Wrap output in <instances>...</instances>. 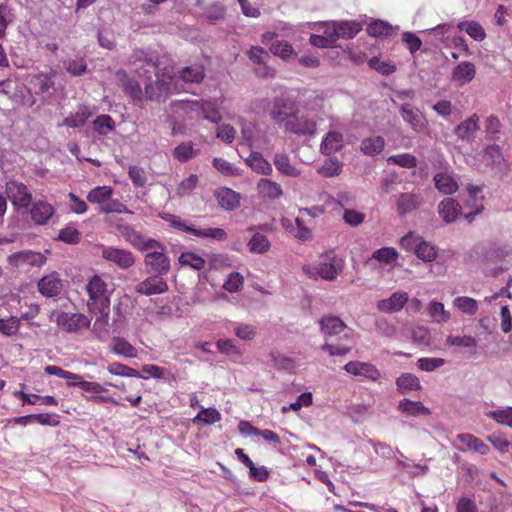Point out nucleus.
I'll return each mask as SVG.
<instances>
[{"label": "nucleus", "instance_id": "obj_6", "mask_svg": "<svg viewBox=\"0 0 512 512\" xmlns=\"http://www.w3.org/2000/svg\"><path fill=\"white\" fill-rule=\"evenodd\" d=\"M323 99L315 97L307 103L303 111H297L287 121L289 131L297 135H312L317 130L318 122L324 119Z\"/></svg>", "mask_w": 512, "mask_h": 512}, {"label": "nucleus", "instance_id": "obj_44", "mask_svg": "<svg viewBox=\"0 0 512 512\" xmlns=\"http://www.w3.org/2000/svg\"><path fill=\"white\" fill-rule=\"evenodd\" d=\"M247 246L251 253L264 254L270 250L271 243L267 236L256 232L248 241Z\"/></svg>", "mask_w": 512, "mask_h": 512}, {"label": "nucleus", "instance_id": "obj_4", "mask_svg": "<svg viewBox=\"0 0 512 512\" xmlns=\"http://www.w3.org/2000/svg\"><path fill=\"white\" fill-rule=\"evenodd\" d=\"M223 100H180L173 102L171 108L179 117L190 120L206 119L213 123H219L223 118Z\"/></svg>", "mask_w": 512, "mask_h": 512}, {"label": "nucleus", "instance_id": "obj_37", "mask_svg": "<svg viewBox=\"0 0 512 512\" xmlns=\"http://www.w3.org/2000/svg\"><path fill=\"white\" fill-rule=\"evenodd\" d=\"M245 163L256 173L268 176L272 173V165L258 152H252Z\"/></svg>", "mask_w": 512, "mask_h": 512}, {"label": "nucleus", "instance_id": "obj_42", "mask_svg": "<svg viewBox=\"0 0 512 512\" xmlns=\"http://www.w3.org/2000/svg\"><path fill=\"white\" fill-rule=\"evenodd\" d=\"M342 170L343 164L338 159L328 158L317 168V173L325 178H333L339 176Z\"/></svg>", "mask_w": 512, "mask_h": 512}, {"label": "nucleus", "instance_id": "obj_38", "mask_svg": "<svg viewBox=\"0 0 512 512\" xmlns=\"http://www.w3.org/2000/svg\"><path fill=\"white\" fill-rule=\"evenodd\" d=\"M200 152V149L191 142H182L176 146L173 150V157L179 162H187L196 157Z\"/></svg>", "mask_w": 512, "mask_h": 512}, {"label": "nucleus", "instance_id": "obj_8", "mask_svg": "<svg viewBox=\"0 0 512 512\" xmlns=\"http://www.w3.org/2000/svg\"><path fill=\"white\" fill-rule=\"evenodd\" d=\"M160 217L173 228L192 234L197 238H211L217 241H225L227 239V232L222 228H195L192 225H188L180 217L170 213H162Z\"/></svg>", "mask_w": 512, "mask_h": 512}, {"label": "nucleus", "instance_id": "obj_12", "mask_svg": "<svg viewBox=\"0 0 512 512\" xmlns=\"http://www.w3.org/2000/svg\"><path fill=\"white\" fill-rule=\"evenodd\" d=\"M101 256L107 262L113 263L123 270L131 268L136 262L132 252L113 246L102 247Z\"/></svg>", "mask_w": 512, "mask_h": 512}, {"label": "nucleus", "instance_id": "obj_34", "mask_svg": "<svg viewBox=\"0 0 512 512\" xmlns=\"http://www.w3.org/2000/svg\"><path fill=\"white\" fill-rule=\"evenodd\" d=\"M398 408L401 413L412 417L429 416L431 414V410L422 402L412 401L406 398L399 401Z\"/></svg>", "mask_w": 512, "mask_h": 512}, {"label": "nucleus", "instance_id": "obj_49", "mask_svg": "<svg viewBox=\"0 0 512 512\" xmlns=\"http://www.w3.org/2000/svg\"><path fill=\"white\" fill-rule=\"evenodd\" d=\"M457 27L476 41H483L486 38L485 30L478 22L462 21Z\"/></svg>", "mask_w": 512, "mask_h": 512}, {"label": "nucleus", "instance_id": "obj_26", "mask_svg": "<svg viewBox=\"0 0 512 512\" xmlns=\"http://www.w3.org/2000/svg\"><path fill=\"white\" fill-rule=\"evenodd\" d=\"M438 214L445 223H453L460 216L461 207L455 199L445 198L438 204Z\"/></svg>", "mask_w": 512, "mask_h": 512}, {"label": "nucleus", "instance_id": "obj_24", "mask_svg": "<svg viewBox=\"0 0 512 512\" xmlns=\"http://www.w3.org/2000/svg\"><path fill=\"white\" fill-rule=\"evenodd\" d=\"M31 219L36 225H45L55 213V208L47 201H38L30 206Z\"/></svg>", "mask_w": 512, "mask_h": 512}, {"label": "nucleus", "instance_id": "obj_62", "mask_svg": "<svg viewBox=\"0 0 512 512\" xmlns=\"http://www.w3.org/2000/svg\"><path fill=\"white\" fill-rule=\"evenodd\" d=\"M94 129L102 135H106L114 129V121L109 115H101L93 121Z\"/></svg>", "mask_w": 512, "mask_h": 512}, {"label": "nucleus", "instance_id": "obj_29", "mask_svg": "<svg viewBox=\"0 0 512 512\" xmlns=\"http://www.w3.org/2000/svg\"><path fill=\"white\" fill-rule=\"evenodd\" d=\"M434 182L438 191L445 195H451L459 188L456 177L450 171L437 173L434 176Z\"/></svg>", "mask_w": 512, "mask_h": 512}, {"label": "nucleus", "instance_id": "obj_45", "mask_svg": "<svg viewBox=\"0 0 512 512\" xmlns=\"http://www.w3.org/2000/svg\"><path fill=\"white\" fill-rule=\"evenodd\" d=\"M396 385L401 393H410L420 389L419 379L410 373H404L396 380Z\"/></svg>", "mask_w": 512, "mask_h": 512}, {"label": "nucleus", "instance_id": "obj_2", "mask_svg": "<svg viewBox=\"0 0 512 512\" xmlns=\"http://www.w3.org/2000/svg\"><path fill=\"white\" fill-rule=\"evenodd\" d=\"M123 238L139 251H150L145 255L144 263L150 272L166 274L170 269V260L165 254V247L155 239L147 238L134 228L125 226L121 229Z\"/></svg>", "mask_w": 512, "mask_h": 512}, {"label": "nucleus", "instance_id": "obj_59", "mask_svg": "<svg viewBox=\"0 0 512 512\" xmlns=\"http://www.w3.org/2000/svg\"><path fill=\"white\" fill-rule=\"evenodd\" d=\"M367 32L373 37L387 36L392 33V26L384 21L376 20L368 25Z\"/></svg>", "mask_w": 512, "mask_h": 512}, {"label": "nucleus", "instance_id": "obj_35", "mask_svg": "<svg viewBox=\"0 0 512 512\" xmlns=\"http://www.w3.org/2000/svg\"><path fill=\"white\" fill-rule=\"evenodd\" d=\"M421 204L419 195L413 193H402L396 201L397 212L400 215H405L417 209Z\"/></svg>", "mask_w": 512, "mask_h": 512}, {"label": "nucleus", "instance_id": "obj_51", "mask_svg": "<svg viewBox=\"0 0 512 512\" xmlns=\"http://www.w3.org/2000/svg\"><path fill=\"white\" fill-rule=\"evenodd\" d=\"M270 52L283 60H288V59L296 56L295 49L287 41L273 42L270 46Z\"/></svg>", "mask_w": 512, "mask_h": 512}, {"label": "nucleus", "instance_id": "obj_64", "mask_svg": "<svg viewBox=\"0 0 512 512\" xmlns=\"http://www.w3.org/2000/svg\"><path fill=\"white\" fill-rule=\"evenodd\" d=\"M366 215L358 210L347 208L343 213V220L349 226H359L365 221Z\"/></svg>", "mask_w": 512, "mask_h": 512}, {"label": "nucleus", "instance_id": "obj_60", "mask_svg": "<svg viewBox=\"0 0 512 512\" xmlns=\"http://www.w3.org/2000/svg\"><path fill=\"white\" fill-rule=\"evenodd\" d=\"M64 67L73 76H80L87 71V64L84 58L67 60Z\"/></svg>", "mask_w": 512, "mask_h": 512}, {"label": "nucleus", "instance_id": "obj_15", "mask_svg": "<svg viewBox=\"0 0 512 512\" xmlns=\"http://www.w3.org/2000/svg\"><path fill=\"white\" fill-rule=\"evenodd\" d=\"M320 330L326 336H340L350 337L352 330L337 316L326 315L323 316L320 321Z\"/></svg>", "mask_w": 512, "mask_h": 512}, {"label": "nucleus", "instance_id": "obj_32", "mask_svg": "<svg viewBox=\"0 0 512 512\" xmlns=\"http://www.w3.org/2000/svg\"><path fill=\"white\" fill-rule=\"evenodd\" d=\"M344 368L348 373L354 376H360L371 380H377L379 377L378 370L373 365L366 362H349Z\"/></svg>", "mask_w": 512, "mask_h": 512}, {"label": "nucleus", "instance_id": "obj_13", "mask_svg": "<svg viewBox=\"0 0 512 512\" xmlns=\"http://www.w3.org/2000/svg\"><path fill=\"white\" fill-rule=\"evenodd\" d=\"M8 264L13 268L28 269L29 267H41L46 262V257L34 251H21L7 257Z\"/></svg>", "mask_w": 512, "mask_h": 512}, {"label": "nucleus", "instance_id": "obj_41", "mask_svg": "<svg viewBox=\"0 0 512 512\" xmlns=\"http://www.w3.org/2000/svg\"><path fill=\"white\" fill-rule=\"evenodd\" d=\"M362 30V26L355 21H341L336 22V38L338 39H350L356 36Z\"/></svg>", "mask_w": 512, "mask_h": 512}, {"label": "nucleus", "instance_id": "obj_30", "mask_svg": "<svg viewBox=\"0 0 512 512\" xmlns=\"http://www.w3.org/2000/svg\"><path fill=\"white\" fill-rule=\"evenodd\" d=\"M273 163L276 170L283 176L297 178L302 174L301 170L291 162L290 158L286 154H275Z\"/></svg>", "mask_w": 512, "mask_h": 512}, {"label": "nucleus", "instance_id": "obj_9", "mask_svg": "<svg viewBox=\"0 0 512 512\" xmlns=\"http://www.w3.org/2000/svg\"><path fill=\"white\" fill-rule=\"evenodd\" d=\"M160 217L173 228L192 234L197 238H211L217 241H225L227 239V232L222 228H195L192 225H188L180 217L170 213H162Z\"/></svg>", "mask_w": 512, "mask_h": 512}, {"label": "nucleus", "instance_id": "obj_63", "mask_svg": "<svg viewBox=\"0 0 512 512\" xmlns=\"http://www.w3.org/2000/svg\"><path fill=\"white\" fill-rule=\"evenodd\" d=\"M58 239L67 244H76L79 242L80 232L76 227L68 225L60 230Z\"/></svg>", "mask_w": 512, "mask_h": 512}, {"label": "nucleus", "instance_id": "obj_22", "mask_svg": "<svg viewBox=\"0 0 512 512\" xmlns=\"http://www.w3.org/2000/svg\"><path fill=\"white\" fill-rule=\"evenodd\" d=\"M408 300V293L397 291L392 293L389 298L378 301L377 308L384 313H395L400 311Z\"/></svg>", "mask_w": 512, "mask_h": 512}, {"label": "nucleus", "instance_id": "obj_31", "mask_svg": "<svg viewBox=\"0 0 512 512\" xmlns=\"http://www.w3.org/2000/svg\"><path fill=\"white\" fill-rule=\"evenodd\" d=\"M399 257L400 254L397 249L391 246H385L375 250L370 260L377 262L381 266L393 267L397 264Z\"/></svg>", "mask_w": 512, "mask_h": 512}, {"label": "nucleus", "instance_id": "obj_18", "mask_svg": "<svg viewBox=\"0 0 512 512\" xmlns=\"http://www.w3.org/2000/svg\"><path fill=\"white\" fill-rule=\"evenodd\" d=\"M167 290V282L161 277V275L158 274L147 277L145 280L135 286V291L137 293L146 296L162 294Z\"/></svg>", "mask_w": 512, "mask_h": 512}, {"label": "nucleus", "instance_id": "obj_50", "mask_svg": "<svg viewBox=\"0 0 512 512\" xmlns=\"http://www.w3.org/2000/svg\"><path fill=\"white\" fill-rule=\"evenodd\" d=\"M486 416L500 425L512 428V407H502L486 413Z\"/></svg>", "mask_w": 512, "mask_h": 512}, {"label": "nucleus", "instance_id": "obj_57", "mask_svg": "<svg viewBox=\"0 0 512 512\" xmlns=\"http://www.w3.org/2000/svg\"><path fill=\"white\" fill-rule=\"evenodd\" d=\"M198 182L199 178L196 174L189 175L178 184L176 188V194L179 197L189 195L196 188Z\"/></svg>", "mask_w": 512, "mask_h": 512}, {"label": "nucleus", "instance_id": "obj_23", "mask_svg": "<svg viewBox=\"0 0 512 512\" xmlns=\"http://www.w3.org/2000/svg\"><path fill=\"white\" fill-rule=\"evenodd\" d=\"M63 284L58 273L52 272L38 282V290L45 297H55L62 291Z\"/></svg>", "mask_w": 512, "mask_h": 512}, {"label": "nucleus", "instance_id": "obj_21", "mask_svg": "<svg viewBox=\"0 0 512 512\" xmlns=\"http://www.w3.org/2000/svg\"><path fill=\"white\" fill-rule=\"evenodd\" d=\"M476 75V67L472 62L463 61L456 65L451 72V80L458 86L470 83Z\"/></svg>", "mask_w": 512, "mask_h": 512}, {"label": "nucleus", "instance_id": "obj_28", "mask_svg": "<svg viewBox=\"0 0 512 512\" xmlns=\"http://www.w3.org/2000/svg\"><path fill=\"white\" fill-rule=\"evenodd\" d=\"M247 55L255 64L263 65V67L256 70V73L259 76L268 77L274 75V70L265 65L270 58L269 53L266 50L258 46H253L249 49Z\"/></svg>", "mask_w": 512, "mask_h": 512}, {"label": "nucleus", "instance_id": "obj_40", "mask_svg": "<svg viewBox=\"0 0 512 512\" xmlns=\"http://www.w3.org/2000/svg\"><path fill=\"white\" fill-rule=\"evenodd\" d=\"M178 263L181 267H188L193 270H202L206 266L205 259L192 251L182 252L178 257Z\"/></svg>", "mask_w": 512, "mask_h": 512}, {"label": "nucleus", "instance_id": "obj_1", "mask_svg": "<svg viewBox=\"0 0 512 512\" xmlns=\"http://www.w3.org/2000/svg\"><path fill=\"white\" fill-rule=\"evenodd\" d=\"M156 89L151 84L145 83V91L149 98H160L173 92H179L183 88L179 85L180 81L186 83H199L204 78V69L201 65L195 64L187 66L178 72H174V68L166 66L162 70L156 72Z\"/></svg>", "mask_w": 512, "mask_h": 512}, {"label": "nucleus", "instance_id": "obj_10", "mask_svg": "<svg viewBox=\"0 0 512 512\" xmlns=\"http://www.w3.org/2000/svg\"><path fill=\"white\" fill-rule=\"evenodd\" d=\"M5 193L15 210L27 213L32 205V194L27 186L18 181L6 183Z\"/></svg>", "mask_w": 512, "mask_h": 512}, {"label": "nucleus", "instance_id": "obj_46", "mask_svg": "<svg viewBox=\"0 0 512 512\" xmlns=\"http://www.w3.org/2000/svg\"><path fill=\"white\" fill-rule=\"evenodd\" d=\"M92 115V112L87 106H81L77 112L71 114L63 120V125L77 128L85 124L87 119Z\"/></svg>", "mask_w": 512, "mask_h": 512}, {"label": "nucleus", "instance_id": "obj_48", "mask_svg": "<svg viewBox=\"0 0 512 512\" xmlns=\"http://www.w3.org/2000/svg\"><path fill=\"white\" fill-rule=\"evenodd\" d=\"M220 412L215 408H201L200 412L193 418L194 423L202 425H213L221 420Z\"/></svg>", "mask_w": 512, "mask_h": 512}, {"label": "nucleus", "instance_id": "obj_36", "mask_svg": "<svg viewBox=\"0 0 512 512\" xmlns=\"http://www.w3.org/2000/svg\"><path fill=\"white\" fill-rule=\"evenodd\" d=\"M427 315L437 324L447 323L451 319V312L442 302L431 300L427 306Z\"/></svg>", "mask_w": 512, "mask_h": 512}, {"label": "nucleus", "instance_id": "obj_20", "mask_svg": "<svg viewBox=\"0 0 512 512\" xmlns=\"http://www.w3.org/2000/svg\"><path fill=\"white\" fill-rule=\"evenodd\" d=\"M256 190L260 198L270 201L278 200L284 194L282 186L270 178H261L256 184Z\"/></svg>", "mask_w": 512, "mask_h": 512}, {"label": "nucleus", "instance_id": "obj_56", "mask_svg": "<svg viewBox=\"0 0 512 512\" xmlns=\"http://www.w3.org/2000/svg\"><path fill=\"white\" fill-rule=\"evenodd\" d=\"M295 230L292 237L301 242L311 241L313 238L312 230L306 226L300 217L295 218Z\"/></svg>", "mask_w": 512, "mask_h": 512}, {"label": "nucleus", "instance_id": "obj_7", "mask_svg": "<svg viewBox=\"0 0 512 512\" xmlns=\"http://www.w3.org/2000/svg\"><path fill=\"white\" fill-rule=\"evenodd\" d=\"M113 188L111 186H97L87 195V200L99 206L102 213H131L127 207L117 199H112Z\"/></svg>", "mask_w": 512, "mask_h": 512}, {"label": "nucleus", "instance_id": "obj_53", "mask_svg": "<svg viewBox=\"0 0 512 512\" xmlns=\"http://www.w3.org/2000/svg\"><path fill=\"white\" fill-rule=\"evenodd\" d=\"M415 254L425 262H432L437 258L438 252L435 246L422 239L417 245Z\"/></svg>", "mask_w": 512, "mask_h": 512}, {"label": "nucleus", "instance_id": "obj_25", "mask_svg": "<svg viewBox=\"0 0 512 512\" xmlns=\"http://www.w3.org/2000/svg\"><path fill=\"white\" fill-rule=\"evenodd\" d=\"M214 196L221 208L232 211L238 208L241 195L228 187H221L214 192Z\"/></svg>", "mask_w": 512, "mask_h": 512}, {"label": "nucleus", "instance_id": "obj_27", "mask_svg": "<svg viewBox=\"0 0 512 512\" xmlns=\"http://www.w3.org/2000/svg\"><path fill=\"white\" fill-rule=\"evenodd\" d=\"M344 146L343 134L338 131H329L325 134L320 144V152L324 155L334 154Z\"/></svg>", "mask_w": 512, "mask_h": 512}, {"label": "nucleus", "instance_id": "obj_39", "mask_svg": "<svg viewBox=\"0 0 512 512\" xmlns=\"http://www.w3.org/2000/svg\"><path fill=\"white\" fill-rule=\"evenodd\" d=\"M452 304L455 309L467 316H474L479 310L478 301L469 296L455 297Z\"/></svg>", "mask_w": 512, "mask_h": 512}, {"label": "nucleus", "instance_id": "obj_52", "mask_svg": "<svg viewBox=\"0 0 512 512\" xmlns=\"http://www.w3.org/2000/svg\"><path fill=\"white\" fill-rule=\"evenodd\" d=\"M213 167L220 172L221 174L225 176H241L242 170L236 167L234 164L228 162L227 160L223 158H214L212 160Z\"/></svg>", "mask_w": 512, "mask_h": 512}, {"label": "nucleus", "instance_id": "obj_43", "mask_svg": "<svg viewBox=\"0 0 512 512\" xmlns=\"http://www.w3.org/2000/svg\"><path fill=\"white\" fill-rule=\"evenodd\" d=\"M479 128V118L475 115L469 117L468 119H466L465 121H463L462 123H460L456 130H455V133L456 135L463 139V140H468L470 139L471 137L474 136L475 132L478 130Z\"/></svg>", "mask_w": 512, "mask_h": 512}, {"label": "nucleus", "instance_id": "obj_17", "mask_svg": "<svg viewBox=\"0 0 512 512\" xmlns=\"http://www.w3.org/2000/svg\"><path fill=\"white\" fill-rule=\"evenodd\" d=\"M456 440L459 443L458 449L461 451L473 452L479 455H487L490 452L486 443L470 433L458 434Z\"/></svg>", "mask_w": 512, "mask_h": 512}, {"label": "nucleus", "instance_id": "obj_54", "mask_svg": "<svg viewBox=\"0 0 512 512\" xmlns=\"http://www.w3.org/2000/svg\"><path fill=\"white\" fill-rule=\"evenodd\" d=\"M483 161L487 165L500 167L503 162V156L499 146L492 145L484 150Z\"/></svg>", "mask_w": 512, "mask_h": 512}, {"label": "nucleus", "instance_id": "obj_3", "mask_svg": "<svg viewBox=\"0 0 512 512\" xmlns=\"http://www.w3.org/2000/svg\"><path fill=\"white\" fill-rule=\"evenodd\" d=\"M85 290L88 294L87 306L89 310L99 314L94 323L95 330H106L110 312V297L113 290L109 288L107 282L100 275L92 276L88 280Z\"/></svg>", "mask_w": 512, "mask_h": 512}, {"label": "nucleus", "instance_id": "obj_19", "mask_svg": "<svg viewBox=\"0 0 512 512\" xmlns=\"http://www.w3.org/2000/svg\"><path fill=\"white\" fill-rule=\"evenodd\" d=\"M469 199L465 202V207L469 208L470 211L464 214V217L468 221H472L473 217L480 214L483 209V195L481 194L482 189L479 186L469 185L467 187Z\"/></svg>", "mask_w": 512, "mask_h": 512}, {"label": "nucleus", "instance_id": "obj_16", "mask_svg": "<svg viewBox=\"0 0 512 512\" xmlns=\"http://www.w3.org/2000/svg\"><path fill=\"white\" fill-rule=\"evenodd\" d=\"M400 113L403 120L410 125L415 132H422L427 128V120L422 112L410 104H402Z\"/></svg>", "mask_w": 512, "mask_h": 512}, {"label": "nucleus", "instance_id": "obj_14", "mask_svg": "<svg viewBox=\"0 0 512 512\" xmlns=\"http://www.w3.org/2000/svg\"><path fill=\"white\" fill-rule=\"evenodd\" d=\"M74 386H79L84 392H86V398L99 403H113L115 405H121V402L117 401L113 397L104 395L106 387L98 382L92 381H78L73 383Z\"/></svg>", "mask_w": 512, "mask_h": 512}, {"label": "nucleus", "instance_id": "obj_58", "mask_svg": "<svg viewBox=\"0 0 512 512\" xmlns=\"http://www.w3.org/2000/svg\"><path fill=\"white\" fill-rule=\"evenodd\" d=\"M243 284L244 277L238 272H232L224 281L223 288L230 293H235L242 289Z\"/></svg>", "mask_w": 512, "mask_h": 512}, {"label": "nucleus", "instance_id": "obj_11", "mask_svg": "<svg viewBox=\"0 0 512 512\" xmlns=\"http://www.w3.org/2000/svg\"><path fill=\"white\" fill-rule=\"evenodd\" d=\"M50 320L67 332L88 328L91 323V320L82 313H68L58 310L51 312Z\"/></svg>", "mask_w": 512, "mask_h": 512}, {"label": "nucleus", "instance_id": "obj_47", "mask_svg": "<svg viewBox=\"0 0 512 512\" xmlns=\"http://www.w3.org/2000/svg\"><path fill=\"white\" fill-rule=\"evenodd\" d=\"M385 145V140L381 136L366 138L361 143V151L365 155L373 156L380 153Z\"/></svg>", "mask_w": 512, "mask_h": 512}, {"label": "nucleus", "instance_id": "obj_61", "mask_svg": "<svg viewBox=\"0 0 512 512\" xmlns=\"http://www.w3.org/2000/svg\"><path fill=\"white\" fill-rule=\"evenodd\" d=\"M446 361L440 357H423L418 360V367L422 371L431 372L442 367Z\"/></svg>", "mask_w": 512, "mask_h": 512}, {"label": "nucleus", "instance_id": "obj_5", "mask_svg": "<svg viewBox=\"0 0 512 512\" xmlns=\"http://www.w3.org/2000/svg\"><path fill=\"white\" fill-rule=\"evenodd\" d=\"M345 262L334 251L321 253L317 259L305 262L301 270L312 280L334 281L343 272Z\"/></svg>", "mask_w": 512, "mask_h": 512}, {"label": "nucleus", "instance_id": "obj_33", "mask_svg": "<svg viewBox=\"0 0 512 512\" xmlns=\"http://www.w3.org/2000/svg\"><path fill=\"white\" fill-rule=\"evenodd\" d=\"M294 110V103L293 101L288 97H278L275 99L273 108L270 111V114L273 119L277 121L284 120L288 117V115L295 114L293 112Z\"/></svg>", "mask_w": 512, "mask_h": 512}, {"label": "nucleus", "instance_id": "obj_55", "mask_svg": "<svg viewBox=\"0 0 512 512\" xmlns=\"http://www.w3.org/2000/svg\"><path fill=\"white\" fill-rule=\"evenodd\" d=\"M313 403V396L311 392H304L298 396L295 402L290 403L288 406L282 407V412L287 413L289 410L299 411L302 408L311 406Z\"/></svg>", "mask_w": 512, "mask_h": 512}]
</instances>
